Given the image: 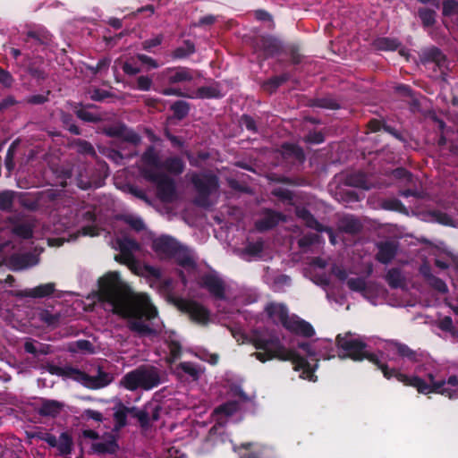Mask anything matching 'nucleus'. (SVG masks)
Listing matches in <instances>:
<instances>
[{"instance_id":"obj_48","label":"nucleus","mask_w":458,"mask_h":458,"mask_svg":"<svg viewBox=\"0 0 458 458\" xmlns=\"http://www.w3.org/2000/svg\"><path fill=\"white\" fill-rule=\"evenodd\" d=\"M72 438L67 432L61 433L58 438V445L56 448L61 455H67L72 453Z\"/></svg>"},{"instance_id":"obj_56","label":"nucleus","mask_w":458,"mask_h":458,"mask_svg":"<svg viewBox=\"0 0 458 458\" xmlns=\"http://www.w3.org/2000/svg\"><path fill=\"white\" fill-rule=\"evenodd\" d=\"M381 207L385 210L396 211V212H400V213L407 212L406 207L398 199H385L382 202Z\"/></svg>"},{"instance_id":"obj_10","label":"nucleus","mask_w":458,"mask_h":458,"mask_svg":"<svg viewBox=\"0 0 458 458\" xmlns=\"http://www.w3.org/2000/svg\"><path fill=\"white\" fill-rule=\"evenodd\" d=\"M254 50L263 60L272 58L284 51L283 43L271 35H262L254 41Z\"/></svg>"},{"instance_id":"obj_7","label":"nucleus","mask_w":458,"mask_h":458,"mask_svg":"<svg viewBox=\"0 0 458 458\" xmlns=\"http://www.w3.org/2000/svg\"><path fill=\"white\" fill-rule=\"evenodd\" d=\"M170 301L180 312L188 315L193 323L207 326L210 322L211 312L202 303L182 297H172Z\"/></svg>"},{"instance_id":"obj_26","label":"nucleus","mask_w":458,"mask_h":458,"mask_svg":"<svg viewBox=\"0 0 458 458\" xmlns=\"http://www.w3.org/2000/svg\"><path fill=\"white\" fill-rule=\"evenodd\" d=\"M70 106L77 118L85 123H98L103 121L101 114L89 112L84 108V104L81 102H71Z\"/></svg>"},{"instance_id":"obj_37","label":"nucleus","mask_w":458,"mask_h":458,"mask_svg":"<svg viewBox=\"0 0 458 458\" xmlns=\"http://www.w3.org/2000/svg\"><path fill=\"white\" fill-rule=\"evenodd\" d=\"M42 63V57H37L35 60H32L30 57L27 56V71L31 77L38 81H44L47 76L44 69L39 65V64Z\"/></svg>"},{"instance_id":"obj_46","label":"nucleus","mask_w":458,"mask_h":458,"mask_svg":"<svg viewBox=\"0 0 458 458\" xmlns=\"http://www.w3.org/2000/svg\"><path fill=\"white\" fill-rule=\"evenodd\" d=\"M374 45L378 50L394 51L399 47L401 43L396 38H378L375 40Z\"/></svg>"},{"instance_id":"obj_16","label":"nucleus","mask_w":458,"mask_h":458,"mask_svg":"<svg viewBox=\"0 0 458 458\" xmlns=\"http://www.w3.org/2000/svg\"><path fill=\"white\" fill-rule=\"evenodd\" d=\"M114 380V376L102 369L101 367L98 368V373L96 376H90L84 373L81 385L85 387L91 389V390H97L100 388H104L110 385Z\"/></svg>"},{"instance_id":"obj_38","label":"nucleus","mask_w":458,"mask_h":458,"mask_svg":"<svg viewBox=\"0 0 458 458\" xmlns=\"http://www.w3.org/2000/svg\"><path fill=\"white\" fill-rule=\"evenodd\" d=\"M64 404L55 400H44L39 407L38 412L42 416L55 417L63 409Z\"/></svg>"},{"instance_id":"obj_30","label":"nucleus","mask_w":458,"mask_h":458,"mask_svg":"<svg viewBox=\"0 0 458 458\" xmlns=\"http://www.w3.org/2000/svg\"><path fill=\"white\" fill-rule=\"evenodd\" d=\"M91 448L98 454H114L118 450L119 445L115 437L113 435H109L106 440L93 443Z\"/></svg>"},{"instance_id":"obj_60","label":"nucleus","mask_w":458,"mask_h":458,"mask_svg":"<svg viewBox=\"0 0 458 458\" xmlns=\"http://www.w3.org/2000/svg\"><path fill=\"white\" fill-rule=\"evenodd\" d=\"M239 125L245 127L247 131L253 134L259 132L256 120L250 114H243L239 119Z\"/></svg>"},{"instance_id":"obj_45","label":"nucleus","mask_w":458,"mask_h":458,"mask_svg":"<svg viewBox=\"0 0 458 458\" xmlns=\"http://www.w3.org/2000/svg\"><path fill=\"white\" fill-rule=\"evenodd\" d=\"M170 109L172 110L174 118L177 120H182L189 114L191 106L184 100H177L171 106Z\"/></svg>"},{"instance_id":"obj_47","label":"nucleus","mask_w":458,"mask_h":458,"mask_svg":"<svg viewBox=\"0 0 458 458\" xmlns=\"http://www.w3.org/2000/svg\"><path fill=\"white\" fill-rule=\"evenodd\" d=\"M38 318L47 327H56L60 324L61 315L59 313H52L48 310H42L38 313Z\"/></svg>"},{"instance_id":"obj_36","label":"nucleus","mask_w":458,"mask_h":458,"mask_svg":"<svg viewBox=\"0 0 458 458\" xmlns=\"http://www.w3.org/2000/svg\"><path fill=\"white\" fill-rule=\"evenodd\" d=\"M141 160L146 165L149 166L148 168H152L156 171L160 169L162 161H160L159 155L153 145L146 148L141 156Z\"/></svg>"},{"instance_id":"obj_29","label":"nucleus","mask_w":458,"mask_h":458,"mask_svg":"<svg viewBox=\"0 0 458 458\" xmlns=\"http://www.w3.org/2000/svg\"><path fill=\"white\" fill-rule=\"evenodd\" d=\"M160 169H164L174 175H180L185 169V163L180 157H169L162 161Z\"/></svg>"},{"instance_id":"obj_14","label":"nucleus","mask_w":458,"mask_h":458,"mask_svg":"<svg viewBox=\"0 0 458 458\" xmlns=\"http://www.w3.org/2000/svg\"><path fill=\"white\" fill-rule=\"evenodd\" d=\"M103 133L111 138L122 139L123 141L135 146L139 145L141 141V137L132 129L128 128L123 123L104 127Z\"/></svg>"},{"instance_id":"obj_27","label":"nucleus","mask_w":458,"mask_h":458,"mask_svg":"<svg viewBox=\"0 0 458 458\" xmlns=\"http://www.w3.org/2000/svg\"><path fill=\"white\" fill-rule=\"evenodd\" d=\"M388 345L396 352L397 355L403 359H406L411 362L420 361L419 353L411 349L407 344L400 343L396 340H390Z\"/></svg>"},{"instance_id":"obj_25","label":"nucleus","mask_w":458,"mask_h":458,"mask_svg":"<svg viewBox=\"0 0 458 458\" xmlns=\"http://www.w3.org/2000/svg\"><path fill=\"white\" fill-rule=\"evenodd\" d=\"M191 95L193 96V98L199 99H218L224 97L221 92L220 83L217 81H214L212 85L209 86H201L198 88Z\"/></svg>"},{"instance_id":"obj_61","label":"nucleus","mask_w":458,"mask_h":458,"mask_svg":"<svg viewBox=\"0 0 458 458\" xmlns=\"http://www.w3.org/2000/svg\"><path fill=\"white\" fill-rule=\"evenodd\" d=\"M84 373V371L72 366H65L63 367V373L60 377L72 378L73 380L81 384Z\"/></svg>"},{"instance_id":"obj_50","label":"nucleus","mask_w":458,"mask_h":458,"mask_svg":"<svg viewBox=\"0 0 458 458\" xmlns=\"http://www.w3.org/2000/svg\"><path fill=\"white\" fill-rule=\"evenodd\" d=\"M418 15L426 28L432 27L436 22V12L430 8H420Z\"/></svg>"},{"instance_id":"obj_54","label":"nucleus","mask_w":458,"mask_h":458,"mask_svg":"<svg viewBox=\"0 0 458 458\" xmlns=\"http://www.w3.org/2000/svg\"><path fill=\"white\" fill-rule=\"evenodd\" d=\"M176 369L182 370L183 373L189 375L193 380H198L200 371L197 366L190 361L180 362Z\"/></svg>"},{"instance_id":"obj_34","label":"nucleus","mask_w":458,"mask_h":458,"mask_svg":"<svg viewBox=\"0 0 458 458\" xmlns=\"http://www.w3.org/2000/svg\"><path fill=\"white\" fill-rule=\"evenodd\" d=\"M290 78L291 74L289 72H283L281 75L273 76L265 81L261 84V88L264 91L267 92L268 94H273L281 85L288 81Z\"/></svg>"},{"instance_id":"obj_44","label":"nucleus","mask_w":458,"mask_h":458,"mask_svg":"<svg viewBox=\"0 0 458 458\" xmlns=\"http://www.w3.org/2000/svg\"><path fill=\"white\" fill-rule=\"evenodd\" d=\"M386 281L392 289L402 287L404 277L402 275L401 269L397 267L390 268L386 275Z\"/></svg>"},{"instance_id":"obj_24","label":"nucleus","mask_w":458,"mask_h":458,"mask_svg":"<svg viewBox=\"0 0 458 458\" xmlns=\"http://www.w3.org/2000/svg\"><path fill=\"white\" fill-rule=\"evenodd\" d=\"M265 311L270 318L275 319L276 324L280 323L282 326L290 317L287 307L283 303H268Z\"/></svg>"},{"instance_id":"obj_18","label":"nucleus","mask_w":458,"mask_h":458,"mask_svg":"<svg viewBox=\"0 0 458 458\" xmlns=\"http://www.w3.org/2000/svg\"><path fill=\"white\" fill-rule=\"evenodd\" d=\"M419 272L425 280V282L432 289L442 294H445L448 293V287L445 282L432 274L431 267L428 262H423L420 266Z\"/></svg>"},{"instance_id":"obj_53","label":"nucleus","mask_w":458,"mask_h":458,"mask_svg":"<svg viewBox=\"0 0 458 458\" xmlns=\"http://www.w3.org/2000/svg\"><path fill=\"white\" fill-rule=\"evenodd\" d=\"M13 233L21 239L29 240L33 236V227L28 223H21L13 226Z\"/></svg>"},{"instance_id":"obj_42","label":"nucleus","mask_w":458,"mask_h":458,"mask_svg":"<svg viewBox=\"0 0 458 458\" xmlns=\"http://www.w3.org/2000/svg\"><path fill=\"white\" fill-rule=\"evenodd\" d=\"M125 411H127L128 415H131L138 420L140 426L142 428H148V427H150L149 414L146 411L140 410L136 406H126Z\"/></svg>"},{"instance_id":"obj_63","label":"nucleus","mask_w":458,"mask_h":458,"mask_svg":"<svg viewBox=\"0 0 458 458\" xmlns=\"http://www.w3.org/2000/svg\"><path fill=\"white\" fill-rule=\"evenodd\" d=\"M271 453L270 449L261 446L241 455V458H273Z\"/></svg>"},{"instance_id":"obj_2","label":"nucleus","mask_w":458,"mask_h":458,"mask_svg":"<svg viewBox=\"0 0 458 458\" xmlns=\"http://www.w3.org/2000/svg\"><path fill=\"white\" fill-rule=\"evenodd\" d=\"M242 338L243 344H250L258 350L251 356L262 363L272 360H290L293 365L294 370H301L307 374L312 372L311 366L307 359L301 357L294 350L287 348L274 331L265 328H255L248 335H242Z\"/></svg>"},{"instance_id":"obj_31","label":"nucleus","mask_w":458,"mask_h":458,"mask_svg":"<svg viewBox=\"0 0 458 458\" xmlns=\"http://www.w3.org/2000/svg\"><path fill=\"white\" fill-rule=\"evenodd\" d=\"M420 60L424 64L428 63H435L438 67H440L444 64L446 58L438 47H431L422 52Z\"/></svg>"},{"instance_id":"obj_6","label":"nucleus","mask_w":458,"mask_h":458,"mask_svg":"<svg viewBox=\"0 0 458 458\" xmlns=\"http://www.w3.org/2000/svg\"><path fill=\"white\" fill-rule=\"evenodd\" d=\"M142 177L155 184L157 199L163 203H172L177 199L175 181L168 174L152 168H143Z\"/></svg>"},{"instance_id":"obj_43","label":"nucleus","mask_w":458,"mask_h":458,"mask_svg":"<svg viewBox=\"0 0 458 458\" xmlns=\"http://www.w3.org/2000/svg\"><path fill=\"white\" fill-rule=\"evenodd\" d=\"M309 106L319 107L329 110H337L340 108L339 103L332 98H317L309 101Z\"/></svg>"},{"instance_id":"obj_9","label":"nucleus","mask_w":458,"mask_h":458,"mask_svg":"<svg viewBox=\"0 0 458 458\" xmlns=\"http://www.w3.org/2000/svg\"><path fill=\"white\" fill-rule=\"evenodd\" d=\"M199 71L187 66L167 67L157 74V80L166 82L169 85L191 82L196 77H199Z\"/></svg>"},{"instance_id":"obj_17","label":"nucleus","mask_w":458,"mask_h":458,"mask_svg":"<svg viewBox=\"0 0 458 458\" xmlns=\"http://www.w3.org/2000/svg\"><path fill=\"white\" fill-rule=\"evenodd\" d=\"M283 327L287 331L306 338L312 337L315 335L312 325L297 316L289 317Z\"/></svg>"},{"instance_id":"obj_22","label":"nucleus","mask_w":458,"mask_h":458,"mask_svg":"<svg viewBox=\"0 0 458 458\" xmlns=\"http://www.w3.org/2000/svg\"><path fill=\"white\" fill-rule=\"evenodd\" d=\"M281 155L284 159L292 163L302 164L306 159L303 148L294 143H283L281 146Z\"/></svg>"},{"instance_id":"obj_5","label":"nucleus","mask_w":458,"mask_h":458,"mask_svg":"<svg viewBox=\"0 0 458 458\" xmlns=\"http://www.w3.org/2000/svg\"><path fill=\"white\" fill-rule=\"evenodd\" d=\"M161 383L160 370L155 366L140 365L127 372L120 380V386L129 391L151 390Z\"/></svg>"},{"instance_id":"obj_15","label":"nucleus","mask_w":458,"mask_h":458,"mask_svg":"<svg viewBox=\"0 0 458 458\" xmlns=\"http://www.w3.org/2000/svg\"><path fill=\"white\" fill-rule=\"evenodd\" d=\"M262 215V218L255 222V228L259 232L272 230L281 222H286V216L284 214L271 208H264Z\"/></svg>"},{"instance_id":"obj_11","label":"nucleus","mask_w":458,"mask_h":458,"mask_svg":"<svg viewBox=\"0 0 458 458\" xmlns=\"http://www.w3.org/2000/svg\"><path fill=\"white\" fill-rule=\"evenodd\" d=\"M208 440L216 445L218 444H225L227 441L232 444V449L234 453L240 454L242 449L251 450L255 444L252 442H245L241 445L234 444L230 439V435L222 424L214 425L208 431Z\"/></svg>"},{"instance_id":"obj_62","label":"nucleus","mask_w":458,"mask_h":458,"mask_svg":"<svg viewBox=\"0 0 458 458\" xmlns=\"http://www.w3.org/2000/svg\"><path fill=\"white\" fill-rule=\"evenodd\" d=\"M442 14L445 17L458 14V1L444 0L442 3Z\"/></svg>"},{"instance_id":"obj_64","label":"nucleus","mask_w":458,"mask_h":458,"mask_svg":"<svg viewBox=\"0 0 458 458\" xmlns=\"http://www.w3.org/2000/svg\"><path fill=\"white\" fill-rule=\"evenodd\" d=\"M347 286L353 292L361 293L367 289L366 281L361 277H352L347 280Z\"/></svg>"},{"instance_id":"obj_8","label":"nucleus","mask_w":458,"mask_h":458,"mask_svg":"<svg viewBox=\"0 0 458 458\" xmlns=\"http://www.w3.org/2000/svg\"><path fill=\"white\" fill-rule=\"evenodd\" d=\"M191 183L197 191V196L194 200L195 204L202 208L209 207V198L219 186L218 178L214 174H194L191 176Z\"/></svg>"},{"instance_id":"obj_1","label":"nucleus","mask_w":458,"mask_h":458,"mask_svg":"<svg viewBox=\"0 0 458 458\" xmlns=\"http://www.w3.org/2000/svg\"><path fill=\"white\" fill-rule=\"evenodd\" d=\"M98 284L99 300L112 305L114 314L127 319L131 332L139 337L158 335L157 329L142 320H152L158 314L147 295L135 293L116 271L107 272L99 277Z\"/></svg>"},{"instance_id":"obj_13","label":"nucleus","mask_w":458,"mask_h":458,"mask_svg":"<svg viewBox=\"0 0 458 458\" xmlns=\"http://www.w3.org/2000/svg\"><path fill=\"white\" fill-rule=\"evenodd\" d=\"M199 286L206 289L210 295L216 300L225 301V284L224 280L215 274H204L199 280Z\"/></svg>"},{"instance_id":"obj_23","label":"nucleus","mask_w":458,"mask_h":458,"mask_svg":"<svg viewBox=\"0 0 458 458\" xmlns=\"http://www.w3.org/2000/svg\"><path fill=\"white\" fill-rule=\"evenodd\" d=\"M23 349L25 352L33 355L37 359L40 355H48L54 352V348L51 344L40 343L33 338L26 339Z\"/></svg>"},{"instance_id":"obj_57","label":"nucleus","mask_w":458,"mask_h":458,"mask_svg":"<svg viewBox=\"0 0 458 458\" xmlns=\"http://www.w3.org/2000/svg\"><path fill=\"white\" fill-rule=\"evenodd\" d=\"M428 216L433 218L434 221L437 223L443 225H453V218L446 214L445 212H443L441 210L434 209L430 210L428 212Z\"/></svg>"},{"instance_id":"obj_49","label":"nucleus","mask_w":458,"mask_h":458,"mask_svg":"<svg viewBox=\"0 0 458 458\" xmlns=\"http://www.w3.org/2000/svg\"><path fill=\"white\" fill-rule=\"evenodd\" d=\"M69 351L72 352H81L84 353L93 354L95 352V347L90 341L80 339L72 344L69 347Z\"/></svg>"},{"instance_id":"obj_58","label":"nucleus","mask_w":458,"mask_h":458,"mask_svg":"<svg viewBox=\"0 0 458 458\" xmlns=\"http://www.w3.org/2000/svg\"><path fill=\"white\" fill-rule=\"evenodd\" d=\"M76 150L80 154L94 156L96 151L92 144L85 140L76 139L73 141Z\"/></svg>"},{"instance_id":"obj_51","label":"nucleus","mask_w":458,"mask_h":458,"mask_svg":"<svg viewBox=\"0 0 458 458\" xmlns=\"http://www.w3.org/2000/svg\"><path fill=\"white\" fill-rule=\"evenodd\" d=\"M283 52L290 56V60L293 64L296 65L301 63L303 55L301 53V47L299 44H290Z\"/></svg>"},{"instance_id":"obj_33","label":"nucleus","mask_w":458,"mask_h":458,"mask_svg":"<svg viewBox=\"0 0 458 458\" xmlns=\"http://www.w3.org/2000/svg\"><path fill=\"white\" fill-rule=\"evenodd\" d=\"M344 184L363 190L370 189V183L367 179L366 174L360 171L347 174L344 179Z\"/></svg>"},{"instance_id":"obj_32","label":"nucleus","mask_w":458,"mask_h":458,"mask_svg":"<svg viewBox=\"0 0 458 458\" xmlns=\"http://www.w3.org/2000/svg\"><path fill=\"white\" fill-rule=\"evenodd\" d=\"M55 291V283L39 284L34 288L23 292V296L30 298H45L52 295Z\"/></svg>"},{"instance_id":"obj_28","label":"nucleus","mask_w":458,"mask_h":458,"mask_svg":"<svg viewBox=\"0 0 458 458\" xmlns=\"http://www.w3.org/2000/svg\"><path fill=\"white\" fill-rule=\"evenodd\" d=\"M172 259H174L177 265L186 269H195L197 267L196 261L191 254L190 250L182 243L180 244L179 250Z\"/></svg>"},{"instance_id":"obj_21","label":"nucleus","mask_w":458,"mask_h":458,"mask_svg":"<svg viewBox=\"0 0 458 458\" xmlns=\"http://www.w3.org/2000/svg\"><path fill=\"white\" fill-rule=\"evenodd\" d=\"M295 215L299 219H301L303 222V224L307 227L313 229L318 233L328 232L330 230L328 227H326L322 224H320L316 219V217L310 213V211L305 207L296 206Z\"/></svg>"},{"instance_id":"obj_41","label":"nucleus","mask_w":458,"mask_h":458,"mask_svg":"<svg viewBox=\"0 0 458 458\" xmlns=\"http://www.w3.org/2000/svg\"><path fill=\"white\" fill-rule=\"evenodd\" d=\"M60 121L63 124V127L70 133L76 136L81 135V130L75 123V120L72 114L67 112H61Z\"/></svg>"},{"instance_id":"obj_3","label":"nucleus","mask_w":458,"mask_h":458,"mask_svg":"<svg viewBox=\"0 0 458 458\" xmlns=\"http://www.w3.org/2000/svg\"><path fill=\"white\" fill-rule=\"evenodd\" d=\"M384 377L388 380L395 378L404 386H412L420 394H428L435 393L445 395L450 400L458 399V377L456 375H451L446 380L436 381L434 375L428 373V378L429 383H427L418 376L410 377L395 368L385 367Z\"/></svg>"},{"instance_id":"obj_39","label":"nucleus","mask_w":458,"mask_h":458,"mask_svg":"<svg viewBox=\"0 0 458 458\" xmlns=\"http://www.w3.org/2000/svg\"><path fill=\"white\" fill-rule=\"evenodd\" d=\"M126 405H124L122 402H118L114 407V428L119 430L124 428L127 425V416L128 413L125 411Z\"/></svg>"},{"instance_id":"obj_19","label":"nucleus","mask_w":458,"mask_h":458,"mask_svg":"<svg viewBox=\"0 0 458 458\" xmlns=\"http://www.w3.org/2000/svg\"><path fill=\"white\" fill-rule=\"evenodd\" d=\"M376 246V259L381 264L387 265L395 258L399 244L394 241H384L378 242Z\"/></svg>"},{"instance_id":"obj_59","label":"nucleus","mask_w":458,"mask_h":458,"mask_svg":"<svg viewBox=\"0 0 458 458\" xmlns=\"http://www.w3.org/2000/svg\"><path fill=\"white\" fill-rule=\"evenodd\" d=\"M272 195L278 198L282 201L287 202L291 206L294 205V202H293L294 195H293V191L288 189L282 188V187L275 188L272 191Z\"/></svg>"},{"instance_id":"obj_52","label":"nucleus","mask_w":458,"mask_h":458,"mask_svg":"<svg viewBox=\"0 0 458 458\" xmlns=\"http://www.w3.org/2000/svg\"><path fill=\"white\" fill-rule=\"evenodd\" d=\"M15 192L13 191H3L0 192V210L11 211L13 206Z\"/></svg>"},{"instance_id":"obj_35","label":"nucleus","mask_w":458,"mask_h":458,"mask_svg":"<svg viewBox=\"0 0 458 458\" xmlns=\"http://www.w3.org/2000/svg\"><path fill=\"white\" fill-rule=\"evenodd\" d=\"M196 52L195 44L190 39L183 40L182 45L175 47L171 52L173 60H182L190 57Z\"/></svg>"},{"instance_id":"obj_12","label":"nucleus","mask_w":458,"mask_h":458,"mask_svg":"<svg viewBox=\"0 0 458 458\" xmlns=\"http://www.w3.org/2000/svg\"><path fill=\"white\" fill-rule=\"evenodd\" d=\"M181 242L170 235H161L152 242V250L161 258L172 259L179 250Z\"/></svg>"},{"instance_id":"obj_40","label":"nucleus","mask_w":458,"mask_h":458,"mask_svg":"<svg viewBox=\"0 0 458 458\" xmlns=\"http://www.w3.org/2000/svg\"><path fill=\"white\" fill-rule=\"evenodd\" d=\"M340 229L344 233L356 234L361 231L362 225L359 219L353 216L344 217L340 221Z\"/></svg>"},{"instance_id":"obj_4","label":"nucleus","mask_w":458,"mask_h":458,"mask_svg":"<svg viewBox=\"0 0 458 458\" xmlns=\"http://www.w3.org/2000/svg\"><path fill=\"white\" fill-rule=\"evenodd\" d=\"M335 342L336 346L340 351L338 353L340 359L349 358L354 361L368 360L369 362L377 366L383 374L385 367L389 368L386 363L381 361L377 354L366 351V348L368 347L366 343L358 338L352 337L350 333L345 334L344 335L339 334L336 336Z\"/></svg>"},{"instance_id":"obj_20","label":"nucleus","mask_w":458,"mask_h":458,"mask_svg":"<svg viewBox=\"0 0 458 458\" xmlns=\"http://www.w3.org/2000/svg\"><path fill=\"white\" fill-rule=\"evenodd\" d=\"M295 215L299 219H301L303 222V224L307 227L313 229L318 233L328 232L330 230L328 227H326L322 224H320L316 219V217L310 213V211L305 207L296 206Z\"/></svg>"},{"instance_id":"obj_55","label":"nucleus","mask_w":458,"mask_h":458,"mask_svg":"<svg viewBox=\"0 0 458 458\" xmlns=\"http://www.w3.org/2000/svg\"><path fill=\"white\" fill-rule=\"evenodd\" d=\"M24 42L30 48H33L38 46L45 45L47 38L41 36L38 32L29 31L24 38Z\"/></svg>"}]
</instances>
